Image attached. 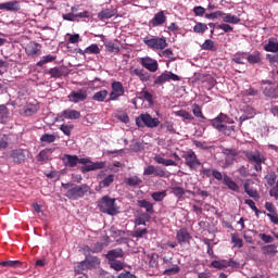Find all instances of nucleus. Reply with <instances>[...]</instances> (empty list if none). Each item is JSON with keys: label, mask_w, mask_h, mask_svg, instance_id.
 Masks as SVG:
<instances>
[{"label": "nucleus", "mask_w": 278, "mask_h": 278, "mask_svg": "<svg viewBox=\"0 0 278 278\" xmlns=\"http://www.w3.org/2000/svg\"><path fill=\"white\" fill-rule=\"evenodd\" d=\"M98 207L100 212H103V214H109V216H116V214H118V206H116V199L110 198V195H104L100 200Z\"/></svg>", "instance_id": "nucleus-1"}, {"label": "nucleus", "mask_w": 278, "mask_h": 278, "mask_svg": "<svg viewBox=\"0 0 278 278\" xmlns=\"http://www.w3.org/2000/svg\"><path fill=\"white\" fill-rule=\"evenodd\" d=\"M244 155L251 164H254V170L262 173V164L266 162V156L260 151H247Z\"/></svg>", "instance_id": "nucleus-2"}, {"label": "nucleus", "mask_w": 278, "mask_h": 278, "mask_svg": "<svg viewBox=\"0 0 278 278\" xmlns=\"http://www.w3.org/2000/svg\"><path fill=\"white\" fill-rule=\"evenodd\" d=\"M88 192H90V187L88 185H79L68 189L65 197L72 199V201H77L78 199H84Z\"/></svg>", "instance_id": "nucleus-3"}, {"label": "nucleus", "mask_w": 278, "mask_h": 278, "mask_svg": "<svg viewBox=\"0 0 278 278\" xmlns=\"http://www.w3.org/2000/svg\"><path fill=\"white\" fill-rule=\"evenodd\" d=\"M144 45L152 49L153 51H164L166 47H168V42H166V37H144Z\"/></svg>", "instance_id": "nucleus-4"}, {"label": "nucleus", "mask_w": 278, "mask_h": 278, "mask_svg": "<svg viewBox=\"0 0 278 278\" xmlns=\"http://www.w3.org/2000/svg\"><path fill=\"white\" fill-rule=\"evenodd\" d=\"M228 122L229 117L220 113L216 118L211 121V125L217 129V131H222L226 136H229V134H231V128L227 126Z\"/></svg>", "instance_id": "nucleus-5"}, {"label": "nucleus", "mask_w": 278, "mask_h": 278, "mask_svg": "<svg viewBox=\"0 0 278 278\" xmlns=\"http://www.w3.org/2000/svg\"><path fill=\"white\" fill-rule=\"evenodd\" d=\"M136 125L138 127H149L150 129H155V127H160V119L157 117H152L149 113H146L136 118Z\"/></svg>", "instance_id": "nucleus-6"}, {"label": "nucleus", "mask_w": 278, "mask_h": 278, "mask_svg": "<svg viewBox=\"0 0 278 278\" xmlns=\"http://www.w3.org/2000/svg\"><path fill=\"white\" fill-rule=\"evenodd\" d=\"M112 91L109 94V99L106 102L110 101H118L121 97L125 94V87L123 86V83L121 81H113L111 85Z\"/></svg>", "instance_id": "nucleus-7"}, {"label": "nucleus", "mask_w": 278, "mask_h": 278, "mask_svg": "<svg viewBox=\"0 0 278 278\" xmlns=\"http://www.w3.org/2000/svg\"><path fill=\"white\" fill-rule=\"evenodd\" d=\"M166 81H181V77L173 74V72L166 71L155 78L154 86H164Z\"/></svg>", "instance_id": "nucleus-8"}, {"label": "nucleus", "mask_w": 278, "mask_h": 278, "mask_svg": "<svg viewBox=\"0 0 278 278\" xmlns=\"http://www.w3.org/2000/svg\"><path fill=\"white\" fill-rule=\"evenodd\" d=\"M139 64L150 73H157L160 70V64L157 60L152 59L151 56H143L139 59Z\"/></svg>", "instance_id": "nucleus-9"}, {"label": "nucleus", "mask_w": 278, "mask_h": 278, "mask_svg": "<svg viewBox=\"0 0 278 278\" xmlns=\"http://www.w3.org/2000/svg\"><path fill=\"white\" fill-rule=\"evenodd\" d=\"M72 103H80V101H86L88 99V89L83 88L77 91H72L68 96Z\"/></svg>", "instance_id": "nucleus-10"}, {"label": "nucleus", "mask_w": 278, "mask_h": 278, "mask_svg": "<svg viewBox=\"0 0 278 278\" xmlns=\"http://www.w3.org/2000/svg\"><path fill=\"white\" fill-rule=\"evenodd\" d=\"M185 162L191 170H197L198 166H201V162L197 159V154L193 151H188L185 155Z\"/></svg>", "instance_id": "nucleus-11"}, {"label": "nucleus", "mask_w": 278, "mask_h": 278, "mask_svg": "<svg viewBox=\"0 0 278 278\" xmlns=\"http://www.w3.org/2000/svg\"><path fill=\"white\" fill-rule=\"evenodd\" d=\"M167 21L166 14H164V11H159L156 14H154L153 18L149 21L150 27H162Z\"/></svg>", "instance_id": "nucleus-12"}, {"label": "nucleus", "mask_w": 278, "mask_h": 278, "mask_svg": "<svg viewBox=\"0 0 278 278\" xmlns=\"http://www.w3.org/2000/svg\"><path fill=\"white\" fill-rule=\"evenodd\" d=\"M211 266H212L213 268H217V270H223V269H225V268H229V266H230L231 268H233V267L238 266V263H236V261H233V260L230 258L229 261H227V260L213 261V262L211 263Z\"/></svg>", "instance_id": "nucleus-13"}, {"label": "nucleus", "mask_w": 278, "mask_h": 278, "mask_svg": "<svg viewBox=\"0 0 278 278\" xmlns=\"http://www.w3.org/2000/svg\"><path fill=\"white\" fill-rule=\"evenodd\" d=\"M143 175H154V177H168V173L161 167L149 165L144 168Z\"/></svg>", "instance_id": "nucleus-14"}, {"label": "nucleus", "mask_w": 278, "mask_h": 278, "mask_svg": "<svg viewBox=\"0 0 278 278\" xmlns=\"http://www.w3.org/2000/svg\"><path fill=\"white\" fill-rule=\"evenodd\" d=\"M176 239L178 244H186L192 240V236L188 231V228H181L176 232Z\"/></svg>", "instance_id": "nucleus-15"}, {"label": "nucleus", "mask_w": 278, "mask_h": 278, "mask_svg": "<svg viewBox=\"0 0 278 278\" xmlns=\"http://www.w3.org/2000/svg\"><path fill=\"white\" fill-rule=\"evenodd\" d=\"M101 260L97 256H89L85 261L80 263V266L83 270H86V268H98L100 266Z\"/></svg>", "instance_id": "nucleus-16"}, {"label": "nucleus", "mask_w": 278, "mask_h": 278, "mask_svg": "<svg viewBox=\"0 0 278 278\" xmlns=\"http://www.w3.org/2000/svg\"><path fill=\"white\" fill-rule=\"evenodd\" d=\"M0 10L5 12H18L21 10V2L17 0L0 3Z\"/></svg>", "instance_id": "nucleus-17"}, {"label": "nucleus", "mask_w": 278, "mask_h": 278, "mask_svg": "<svg viewBox=\"0 0 278 278\" xmlns=\"http://www.w3.org/2000/svg\"><path fill=\"white\" fill-rule=\"evenodd\" d=\"M130 75H136L143 83L151 81V74L144 68L137 67L130 72Z\"/></svg>", "instance_id": "nucleus-18"}, {"label": "nucleus", "mask_w": 278, "mask_h": 278, "mask_svg": "<svg viewBox=\"0 0 278 278\" xmlns=\"http://www.w3.org/2000/svg\"><path fill=\"white\" fill-rule=\"evenodd\" d=\"M61 116L67 121H77L81 118V113L73 109H66L61 113Z\"/></svg>", "instance_id": "nucleus-19"}, {"label": "nucleus", "mask_w": 278, "mask_h": 278, "mask_svg": "<svg viewBox=\"0 0 278 278\" xmlns=\"http://www.w3.org/2000/svg\"><path fill=\"white\" fill-rule=\"evenodd\" d=\"M118 11L114 8L103 9L101 12L98 13L99 21H108L112 18V16H116Z\"/></svg>", "instance_id": "nucleus-20"}, {"label": "nucleus", "mask_w": 278, "mask_h": 278, "mask_svg": "<svg viewBox=\"0 0 278 278\" xmlns=\"http://www.w3.org/2000/svg\"><path fill=\"white\" fill-rule=\"evenodd\" d=\"M244 192L251 197V199H254V201H260V192H257V189L251 188V184L249 180H247L243 184Z\"/></svg>", "instance_id": "nucleus-21"}, {"label": "nucleus", "mask_w": 278, "mask_h": 278, "mask_svg": "<svg viewBox=\"0 0 278 278\" xmlns=\"http://www.w3.org/2000/svg\"><path fill=\"white\" fill-rule=\"evenodd\" d=\"M264 51L269 53H278V41L276 38H269L268 42L264 46Z\"/></svg>", "instance_id": "nucleus-22"}, {"label": "nucleus", "mask_w": 278, "mask_h": 278, "mask_svg": "<svg viewBox=\"0 0 278 278\" xmlns=\"http://www.w3.org/2000/svg\"><path fill=\"white\" fill-rule=\"evenodd\" d=\"M101 168H105V163L104 162H96V163H91L89 165L81 167V172L90 173V170H101Z\"/></svg>", "instance_id": "nucleus-23"}, {"label": "nucleus", "mask_w": 278, "mask_h": 278, "mask_svg": "<svg viewBox=\"0 0 278 278\" xmlns=\"http://www.w3.org/2000/svg\"><path fill=\"white\" fill-rule=\"evenodd\" d=\"M261 251L264 255H268L269 257H275V255L278 253L276 244L263 245Z\"/></svg>", "instance_id": "nucleus-24"}, {"label": "nucleus", "mask_w": 278, "mask_h": 278, "mask_svg": "<svg viewBox=\"0 0 278 278\" xmlns=\"http://www.w3.org/2000/svg\"><path fill=\"white\" fill-rule=\"evenodd\" d=\"M224 184L227 186L229 190H232V192H240V186L231 179V177L225 175L224 176Z\"/></svg>", "instance_id": "nucleus-25"}, {"label": "nucleus", "mask_w": 278, "mask_h": 278, "mask_svg": "<svg viewBox=\"0 0 278 278\" xmlns=\"http://www.w3.org/2000/svg\"><path fill=\"white\" fill-rule=\"evenodd\" d=\"M123 255H125L123 250L115 249V250H110L108 252V254L105 255V257H106V260H109V262H114V261L118 260V257H123Z\"/></svg>", "instance_id": "nucleus-26"}, {"label": "nucleus", "mask_w": 278, "mask_h": 278, "mask_svg": "<svg viewBox=\"0 0 278 278\" xmlns=\"http://www.w3.org/2000/svg\"><path fill=\"white\" fill-rule=\"evenodd\" d=\"M137 205L138 207H142L143 210H146V214H154V210H153V203H151L148 200H138L137 201Z\"/></svg>", "instance_id": "nucleus-27"}, {"label": "nucleus", "mask_w": 278, "mask_h": 278, "mask_svg": "<svg viewBox=\"0 0 278 278\" xmlns=\"http://www.w3.org/2000/svg\"><path fill=\"white\" fill-rule=\"evenodd\" d=\"M11 157L15 162V164H23L25 162V152L22 149L13 150L11 153Z\"/></svg>", "instance_id": "nucleus-28"}, {"label": "nucleus", "mask_w": 278, "mask_h": 278, "mask_svg": "<svg viewBox=\"0 0 278 278\" xmlns=\"http://www.w3.org/2000/svg\"><path fill=\"white\" fill-rule=\"evenodd\" d=\"M65 164L66 166H70V168H75L77 164H79V156L77 155H71V154H65Z\"/></svg>", "instance_id": "nucleus-29"}, {"label": "nucleus", "mask_w": 278, "mask_h": 278, "mask_svg": "<svg viewBox=\"0 0 278 278\" xmlns=\"http://www.w3.org/2000/svg\"><path fill=\"white\" fill-rule=\"evenodd\" d=\"M249 64H260L262 62V53L260 51H254L251 54H248Z\"/></svg>", "instance_id": "nucleus-30"}, {"label": "nucleus", "mask_w": 278, "mask_h": 278, "mask_svg": "<svg viewBox=\"0 0 278 278\" xmlns=\"http://www.w3.org/2000/svg\"><path fill=\"white\" fill-rule=\"evenodd\" d=\"M54 149H45L41 150L37 156L38 162H47L49 157H51V153H53Z\"/></svg>", "instance_id": "nucleus-31"}, {"label": "nucleus", "mask_w": 278, "mask_h": 278, "mask_svg": "<svg viewBox=\"0 0 278 278\" xmlns=\"http://www.w3.org/2000/svg\"><path fill=\"white\" fill-rule=\"evenodd\" d=\"M38 110H40V105L28 104L24 108V115L25 116H34V114H36V112H38Z\"/></svg>", "instance_id": "nucleus-32"}, {"label": "nucleus", "mask_w": 278, "mask_h": 278, "mask_svg": "<svg viewBox=\"0 0 278 278\" xmlns=\"http://www.w3.org/2000/svg\"><path fill=\"white\" fill-rule=\"evenodd\" d=\"M222 18L224 23H230L231 25H238V23H240V17L231 15L229 13H224V15H222Z\"/></svg>", "instance_id": "nucleus-33"}, {"label": "nucleus", "mask_w": 278, "mask_h": 278, "mask_svg": "<svg viewBox=\"0 0 278 278\" xmlns=\"http://www.w3.org/2000/svg\"><path fill=\"white\" fill-rule=\"evenodd\" d=\"M151 220V215L143 213L141 214V216H137L135 218V225L136 227L140 226V225H147V223H149Z\"/></svg>", "instance_id": "nucleus-34"}, {"label": "nucleus", "mask_w": 278, "mask_h": 278, "mask_svg": "<svg viewBox=\"0 0 278 278\" xmlns=\"http://www.w3.org/2000/svg\"><path fill=\"white\" fill-rule=\"evenodd\" d=\"M142 184V179L138 176H132L125 179V185L130 186L131 188H136V186H140Z\"/></svg>", "instance_id": "nucleus-35"}, {"label": "nucleus", "mask_w": 278, "mask_h": 278, "mask_svg": "<svg viewBox=\"0 0 278 278\" xmlns=\"http://www.w3.org/2000/svg\"><path fill=\"white\" fill-rule=\"evenodd\" d=\"M0 266H4L5 268H21L23 263L20 261H1Z\"/></svg>", "instance_id": "nucleus-36"}, {"label": "nucleus", "mask_w": 278, "mask_h": 278, "mask_svg": "<svg viewBox=\"0 0 278 278\" xmlns=\"http://www.w3.org/2000/svg\"><path fill=\"white\" fill-rule=\"evenodd\" d=\"M154 161L156 162V164H163L164 166H177V163L173 160H166L164 157H162L161 155H156L154 157Z\"/></svg>", "instance_id": "nucleus-37"}, {"label": "nucleus", "mask_w": 278, "mask_h": 278, "mask_svg": "<svg viewBox=\"0 0 278 278\" xmlns=\"http://www.w3.org/2000/svg\"><path fill=\"white\" fill-rule=\"evenodd\" d=\"M84 53H87L88 55H99L101 53V49L97 43H92L84 50Z\"/></svg>", "instance_id": "nucleus-38"}, {"label": "nucleus", "mask_w": 278, "mask_h": 278, "mask_svg": "<svg viewBox=\"0 0 278 278\" xmlns=\"http://www.w3.org/2000/svg\"><path fill=\"white\" fill-rule=\"evenodd\" d=\"M108 94L109 92L106 89L100 90L93 94L92 100L103 102L105 99H108Z\"/></svg>", "instance_id": "nucleus-39"}, {"label": "nucleus", "mask_w": 278, "mask_h": 278, "mask_svg": "<svg viewBox=\"0 0 278 278\" xmlns=\"http://www.w3.org/2000/svg\"><path fill=\"white\" fill-rule=\"evenodd\" d=\"M175 115L180 116V118H184V121H188L189 123L190 121H194V116H192V114L186 110L177 111L175 112Z\"/></svg>", "instance_id": "nucleus-40"}, {"label": "nucleus", "mask_w": 278, "mask_h": 278, "mask_svg": "<svg viewBox=\"0 0 278 278\" xmlns=\"http://www.w3.org/2000/svg\"><path fill=\"white\" fill-rule=\"evenodd\" d=\"M248 59L247 52H237L232 60L236 62V64H244V61Z\"/></svg>", "instance_id": "nucleus-41"}, {"label": "nucleus", "mask_w": 278, "mask_h": 278, "mask_svg": "<svg viewBox=\"0 0 278 278\" xmlns=\"http://www.w3.org/2000/svg\"><path fill=\"white\" fill-rule=\"evenodd\" d=\"M10 112L5 104H0V123H7Z\"/></svg>", "instance_id": "nucleus-42"}, {"label": "nucleus", "mask_w": 278, "mask_h": 278, "mask_svg": "<svg viewBox=\"0 0 278 278\" xmlns=\"http://www.w3.org/2000/svg\"><path fill=\"white\" fill-rule=\"evenodd\" d=\"M263 92L265 97H270L271 99H277L278 97L277 89L273 86L266 87Z\"/></svg>", "instance_id": "nucleus-43"}, {"label": "nucleus", "mask_w": 278, "mask_h": 278, "mask_svg": "<svg viewBox=\"0 0 278 278\" xmlns=\"http://www.w3.org/2000/svg\"><path fill=\"white\" fill-rule=\"evenodd\" d=\"M194 34H205L207 31V24L198 22L193 27Z\"/></svg>", "instance_id": "nucleus-44"}, {"label": "nucleus", "mask_w": 278, "mask_h": 278, "mask_svg": "<svg viewBox=\"0 0 278 278\" xmlns=\"http://www.w3.org/2000/svg\"><path fill=\"white\" fill-rule=\"evenodd\" d=\"M112 184H114V174L106 176L102 181H100V187L109 188V186H112Z\"/></svg>", "instance_id": "nucleus-45"}, {"label": "nucleus", "mask_w": 278, "mask_h": 278, "mask_svg": "<svg viewBox=\"0 0 278 278\" xmlns=\"http://www.w3.org/2000/svg\"><path fill=\"white\" fill-rule=\"evenodd\" d=\"M28 55H40V45L31 43L28 49Z\"/></svg>", "instance_id": "nucleus-46"}, {"label": "nucleus", "mask_w": 278, "mask_h": 278, "mask_svg": "<svg viewBox=\"0 0 278 278\" xmlns=\"http://www.w3.org/2000/svg\"><path fill=\"white\" fill-rule=\"evenodd\" d=\"M166 191H156V192H153L151 194L153 201H156V202H161V201H164V199H166Z\"/></svg>", "instance_id": "nucleus-47"}, {"label": "nucleus", "mask_w": 278, "mask_h": 278, "mask_svg": "<svg viewBox=\"0 0 278 278\" xmlns=\"http://www.w3.org/2000/svg\"><path fill=\"white\" fill-rule=\"evenodd\" d=\"M109 264L111 268H113V270H116L117 273L125 268V265L121 261H109Z\"/></svg>", "instance_id": "nucleus-48"}, {"label": "nucleus", "mask_w": 278, "mask_h": 278, "mask_svg": "<svg viewBox=\"0 0 278 278\" xmlns=\"http://www.w3.org/2000/svg\"><path fill=\"white\" fill-rule=\"evenodd\" d=\"M202 49L204 51H216V47H215L214 41L212 39L205 40L204 43L202 45Z\"/></svg>", "instance_id": "nucleus-49"}, {"label": "nucleus", "mask_w": 278, "mask_h": 278, "mask_svg": "<svg viewBox=\"0 0 278 278\" xmlns=\"http://www.w3.org/2000/svg\"><path fill=\"white\" fill-rule=\"evenodd\" d=\"M192 113L197 118L205 121V115H203V111H201V106L199 104L193 105Z\"/></svg>", "instance_id": "nucleus-50"}, {"label": "nucleus", "mask_w": 278, "mask_h": 278, "mask_svg": "<svg viewBox=\"0 0 278 278\" xmlns=\"http://www.w3.org/2000/svg\"><path fill=\"white\" fill-rule=\"evenodd\" d=\"M265 179L268 186H275V182L277 181V174H275V172H271L265 176Z\"/></svg>", "instance_id": "nucleus-51"}, {"label": "nucleus", "mask_w": 278, "mask_h": 278, "mask_svg": "<svg viewBox=\"0 0 278 278\" xmlns=\"http://www.w3.org/2000/svg\"><path fill=\"white\" fill-rule=\"evenodd\" d=\"M161 55H162V58H167V60H169V62H175V54L173 53V51L170 49H166V50L162 51Z\"/></svg>", "instance_id": "nucleus-52"}, {"label": "nucleus", "mask_w": 278, "mask_h": 278, "mask_svg": "<svg viewBox=\"0 0 278 278\" xmlns=\"http://www.w3.org/2000/svg\"><path fill=\"white\" fill-rule=\"evenodd\" d=\"M41 142H47L48 144H51V142H55V135H49V134H45L41 138H40Z\"/></svg>", "instance_id": "nucleus-53"}, {"label": "nucleus", "mask_w": 278, "mask_h": 278, "mask_svg": "<svg viewBox=\"0 0 278 278\" xmlns=\"http://www.w3.org/2000/svg\"><path fill=\"white\" fill-rule=\"evenodd\" d=\"M53 60H55V56L49 54L42 58V60H40L37 63V66H45V64L49 63V62H53Z\"/></svg>", "instance_id": "nucleus-54"}, {"label": "nucleus", "mask_w": 278, "mask_h": 278, "mask_svg": "<svg viewBox=\"0 0 278 278\" xmlns=\"http://www.w3.org/2000/svg\"><path fill=\"white\" fill-rule=\"evenodd\" d=\"M172 192L175 194V197H178V199H181V197L186 194V191L181 187H173Z\"/></svg>", "instance_id": "nucleus-55"}, {"label": "nucleus", "mask_w": 278, "mask_h": 278, "mask_svg": "<svg viewBox=\"0 0 278 278\" xmlns=\"http://www.w3.org/2000/svg\"><path fill=\"white\" fill-rule=\"evenodd\" d=\"M116 119L121 121V123H129V115H127V113L125 112H121L116 114Z\"/></svg>", "instance_id": "nucleus-56"}, {"label": "nucleus", "mask_w": 278, "mask_h": 278, "mask_svg": "<svg viewBox=\"0 0 278 278\" xmlns=\"http://www.w3.org/2000/svg\"><path fill=\"white\" fill-rule=\"evenodd\" d=\"M147 233H149V230H147V228H136L134 231L135 238H143V236H147Z\"/></svg>", "instance_id": "nucleus-57"}, {"label": "nucleus", "mask_w": 278, "mask_h": 278, "mask_svg": "<svg viewBox=\"0 0 278 278\" xmlns=\"http://www.w3.org/2000/svg\"><path fill=\"white\" fill-rule=\"evenodd\" d=\"M258 238H261V240H263V242H265L266 244L275 242V238L266 233H260Z\"/></svg>", "instance_id": "nucleus-58"}, {"label": "nucleus", "mask_w": 278, "mask_h": 278, "mask_svg": "<svg viewBox=\"0 0 278 278\" xmlns=\"http://www.w3.org/2000/svg\"><path fill=\"white\" fill-rule=\"evenodd\" d=\"M224 12L223 11H216L214 13L205 14V18L214 20V18H223Z\"/></svg>", "instance_id": "nucleus-59"}, {"label": "nucleus", "mask_w": 278, "mask_h": 278, "mask_svg": "<svg viewBox=\"0 0 278 278\" xmlns=\"http://www.w3.org/2000/svg\"><path fill=\"white\" fill-rule=\"evenodd\" d=\"M231 240L235 247H238V249H242L243 247L242 239L238 235H232Z\"/></svg>", "instance_id": "nucleus-60"}, {"label": "nucleus", "mask_w": 278, "mask_h": 278, "mask_svg": "<svg viewBox=\"0 0 278 278\" xmlns=\"http://www.w3.org/2000/svg\"><path fill=\"white\" fill-rule=\"evenodd\" d=\"M60 129H61V131H63V134L65 136H71V131H73L74 126L73 125H61Z\"/></svg>", "instance_id": "nucleus-61"}, {"label": "nucleus", "mask_w": 278, "mask_h": 278, "mask_svg": "<svg viewBox=\"0 0 278 278\" xmlns=\"http://www.w3.org/2000/svg\"><path fill=\"white\" fill-rule=\"evenodd\" d=\"M217 29H223V31H225V34H229V33L233 31V27H231V25H229V24H219V25H217Z\"/></svg>", "instance_id": "nucleus-62"}, {"label": "nucleus", "mask_w": 278, "mask_h": 278, "mask_svg": "<svg viewBox=\"0 0 278 278\" xmlns=\"http://www.w3.org/2000/svg\"><path fill=\"white\" fill-rule=\"evenodd\" d=\"M67 36L70 37L68 42L71 45H77V42H79V34H74V35L67 34Z\"/></svg>", "instance_id": "nucleus-63"}, {"label": "nucleus", "mask_w": 278, "mask_h": 278, "mask_svg": "<svg viewBox=\"0 0 278 278\" xmlns=\"http://www.w3.org/2000/svg\"><path fill=\"white\" fill-rule=\"evenodd\" d=\"M193 13L195 16H203V14H205V8L195 7V8H193Z\"/></svg>", "instance_id": "nucleus-64"}]
</instances>
